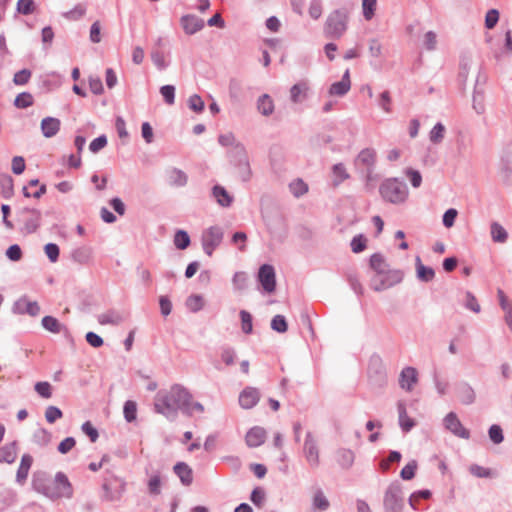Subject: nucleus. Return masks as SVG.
<instances>
[{
    "instance_id": "obj_59",
    "label": "nucleus",
    "mask_w": 512,
    "mask_h": 512,
    "mask_svg": "<svg viewBox=\"0 0 512 512\" xmlns=\"http://www.w3.org/2000/svg\"><path fill=\"white\" fill-rule=\"evenodd\" d=\"M432 496V493L428 489L419 490L411 494L409 497V505L412 509L417 510L416 501L420 498L422 499H429Z\"/></svg>"
},
{
    "instance_id": "obj_40",
    "label": "nucleus",
    "mask_w": 512,
    "mask_h": 512,
    "mask_svg": "<svg viewBox=\"0 0 512 512\" xmlns=\"http://www.w3.org/2000/svg\"><path fill=\"white\" fill-rule=\"evenodd\" d=\"M91 249L88 247H79L72 251L73 261L79 264H87L91 259Z\"/></svg>"
},
{
    "instance_id": "obj_37",
    "label": "nucleus",
    "mask_w": 512,
    "mask_h": 512,
    "mask_svg": "<svg viewBox=\"0 0 512 512\" xmlns=\"http://www.w3.org/2000/svg\"><path fill=\"white\" fill-rule=\"evenodd\" d=\"M491 238L496 243H505L508 239V233L498 222H492L490 225Z\"/></svg>"
},
{
    "instance_id": "obj_35",
    "label": "nucleus",
    "mask_w": 512,
    "mask_h": 512,
    "mask_svg": "<svg viewBox=\"0 0 512 512\" xmlns=\"http://www.w3.org/2000/svg\"><path fill=\"white\" fill-rule=\"evenodd\" d=\"M336 456L338 464L344 469H349L354 463L355 455L350 449L341 448L337 451Z\"/></svg>"
},
{
    "instance_id": "obj_61",
    "label": "nucleus",
    "mask_w": 512,
    "mask_h": 512,
    "mask_svg": "<svg viewBox=\"0 0 512 512\" xmlns=\"http://www.w3.org/2000/svg\"><path fill=\"white\" fill-rule=\"evenodd\" d=\"M235 168L237 169L238 175L242 179V181L246 182L250 180L252 176V171L249 160L240 163L239 165L235 166Z\"/></svg>"
},
{
    "instance_id": "obj_31",
    "label": "nucleus",
    "mask_w": 512,
    "mask_h": 512,
    "mask_svg": "<svg viewBox=\"0 0 512 512\" xmlns=\"http://www.w3.org/2000/svg\"><path fill=\"white\" fill-rule=\"evenodd\" d=\"M257 110L263 116H270L274 112V101L270 95L263 94L258 98Z\"/></svg>"
},
{
    "instance_id": "obj_54",
    "label": "nucleus",
    "mask_w": 512,
    "mask_h": 512,
    "mask_svg": "<svg viewBox=\"0 0 512 512\" xmlns=\"http://www.w3.org/2000/svg\"><path fill=\"white\" fill-rule=\"evenodd\" d=\"M34 389L44 399H49L52 396V387L49 382H37L34 386Z\"/></svg>"
},
{
    "instance_id": "obj_38",
    "label": "nucleus",
    "mask_w": 512,
    "mask_h": 512,
    "mask_svg": "<svg viewBox=\"0 0 512 512\" xmlns=\"http://www.w3.org/2000/svg\"><path fill=\"white\" fill-rule=\"evenodd\" d=\"M0 190L4 198L9 199L14 192L13 178L8 174L0 175Z\"/></svg>"
},
{
    "instance_id": "obj_62",
    "label": "nucleus",
    "mask_w": 512,
    "mask_h": 512,
    "mask_svg": "<svg viewBox=\"0 0 512 512\" xmlns=\"http://www.w3.org/2000/svg\"><path fill=\"white\" fill-rule=\"evenodd\" d=\"M35 4L33 0H18L17 11L23 15H30L34 12Z\"/></svg>"
},
{
    "instance_id": "obj_29",
    "label": "nucleus",
    "mask_w": 512,
    "mask_h": 512,
    "mask_svg": "<svg viewBox=\"0 0 512 512\" xmlns=\"http://www.w3.org/2000/svg\"><path fill=\"white\" fill-rule=\"evenodd\" d=\"M228 157L230 159V163L235 167L244 161H248V154L246 148L243 144L236 145L234 149H229Z\"/></svg>"
},
{
    "instance_id": "obj_18",
    "label": "nucleus",
    "mask_w": 512,
    "mask_h": 512,
    "mask_svg": "<svg viewBox=\"0 0 512 512\" xmlns=\"http://www.w3.org/2000/svg\"><path fill=\"white\" fill-rule=\"evenodd\" d=\"M50 478L51 477L46 472H35L33 474L31 483L33 490L46 497V493H48V486L50 484Z\"/></svg>"
},
{
    "instance_id": "obj_20",
    "label": "nucleus",
    "mask_w": 512,
    "mask_h": 512,
    "mask_svg": "<svg viewBox=\"0 0 512 512\" xmlns=\"http://www.w3.org/2000/svg\"><path fill=\"white\" fill-rule=\"evenodd\" d=\"M23 213H27L28 217L24 221L23 230L28 233H34L40 226L41 213L36 209L25 208Z\"/></svg>"
},
{
    "instance_id": "obj_55",
    "label": "nucleus",
    "mask_w": 512,
    "mask_h": 512,
    "mask_svg": "<svg viewBox=\"0 0 512 512\" xmlns=\"http://www.w3.org/2000/svg\"><path fill=\"white\" fill-rule=\"evenodd\" d=\"M188 107L195 113H201L204 110L205 104L198 94H193L188 99Z\"/></svg>"
},
{
    "instance_id": "obj_63",
    "label": "nucleus",
    "mask_w": 512,
    "mask_h": 512,
    "mask_svg": "<svg viewBox=\"0 0 512 512\" xmlns=\"http://www.w3.org/2000/svg\"><path fill=\"white\" fill-rule=\"evenodd\" d=\"M148 490L151 495H159L161 493V478L159 474L150 477L148 481Z\"/></svg>"
},
{
    "instance_id": "obj_33",
    "label": "nucleus",
    "mask_w": 512,
    "mask_h": 512,
    "mask_svg": "<svg viewBox=\"0 0 512 512\" xmlns=\"http://www.w3.org/2000/svg\"><path fill=\"white\" fill-rule=\"evenodd\" d=\"M416 272L418 279L422 282H430L435 277L434 269L423 265L419 256L416 257Z\"/></svg>"
},
{
    "instance_id": "obj_52",
    "label": "nucleus",
    "mask_w": 512,
    "mask_h": 512,
    "mask_svg": "<svg viewBox=\"0 0 512 512\" xmlns=\"http://www.w3.org/2000/svg\"><path fill=\"white\" fill-rule=\"evenodd\" d=\"M124 417L127 422H132L136 419L137 405L134 401L128 400L124 404L123 408Z\"/></svg>"
},
{
    "instance_id": "obj_27",
    "label": "nucleus",
    "mask_w": 512,
    "mask_h": 512,
    "mask_svg": "<svg viewBox=\"0 0 512 512\" xmlns=\"http://www.w3.org/2000/svg\"><path fill=\"white\" fill-rule=\"evenodd\" d=\"M17 457V442L13 441L0 448V463L12 464Z\"/></svg>"
},
{
    "instance_id": "obj_1",
    "label": "nucleus",
    "mask_w": 512,
    "mask_h": 512,
    "mask_svg": "<svg viewBox=\"0 0 512 512\" xmlns=\"http://www.w3.org/2000/svg\"><path fill=\"white\" fill-rule=\"evenodd\" d=\"M192 394L180 384H174L167 390H160L154 398V410L169 421H175L181 411L191 416Z\"/></svg>"
},
{
    "instance_id": "obj_42",
    "label": "nucleus",
    "mask_w": 512,
    "mask_h": 512,
    "mask_svg": "<svg viewBox=\"0 0 512 512\" xmlns=\"http://www.w3.org/2000/svg\"><path fill=\"white\" fill-rule=\"evenodd\" d=\"M51 438L52 434L44 428L36 430L33 434V441L41 447L47 446L50 443Z\"/></svg>"
},
{
    "instance_id": "obj_5",
    "label": "nucleus",
    "mask_w": 512,
    "mask_h": 512,
    "mask_svg": "<svg viewBox=\"0 0 512 512\" xmlns=\"http://www.w3.org/2000/svg\"><path fill=\"white\" fill-rule=\"evenodd\" d=\"M403 277L402 270L388 269L383 274L374 275L370 280V287L376 292H381L401 283Z\"/></svg>"
},
{
    "instance_id": "obj_25",
    "label": "nucleus",
    "mask_w": 512,
    "mask_h": 512,
    "mask_svg": "<svg viewBox=\"0 0 512 512\" xmlns=\"http://www.w3.org/2000/svg\"><path fill=\"white\" fill-rule=\"evenodd\" d=\"M33 458L29 454H24L21 458L20 465L18 467L17 473H16V481L19 484H23L29 474V470L32 466Z\"/></svg>"
},
{
    "instance_id": "obj_21",
    "label": "nucleus",
    "mask_w": 512,
    "mask_h": 512,
    "mask_svg": "<svg viewBox=\"0 0 512 512\" xmlns=\"http://www.w3.org/2000/svg\"><path fill=\"white\" fill-rule=\"evenodd\" d=\"M266 439V431L264 428L255 426L251 428L245 437L246 444L249 447L255 448L262 445Z\"/></svg>"
},
{
    "instance_id": "obj_43",
    "label": "nucleus",
    "mask_w": 512,
    "mask_h": 512,
    "mask_svg": "<svg viewBox=\"0 0 512 512\" xmlns=\"http://www.w3.org/2000/svg\"><path fill=\"white\" fill-rule=\"evenodd\" d=\"M174 245L180 250L186 249L190 245L188 233L184 230H178L174 235Z\"/></svg>"
},
{
    "instance_id": "obj_30",
    "label": "nucleus",
    "mask_w": 512,
    "mask_h": 512,
    "mask_svg": "<svg viewBox=\"0 0 512 512\" xmlns=\"http://www.w3.org/2000/svg\"><path fill=\"white\" fill-rule=\"evenodd\" d=\"M41 324L44 329L54 334L67 332V327L60 323L58 319L52 316L43 317Z\"/></svg>"
},
{
    "instance_id": "obj_10",
    "label": "nucleus",
    "mask_w": 512,
    "mask_h": 512,
    "mask_svg": "<svg viewBox=\"0 0 512 512\" xmlns=\"http://www.w3.org/2000/svg\"><path fill=\"white\" fill-rule=\"evenodd\" d=\"M376 161L377 153L375 149L364 148L358 153L354 164L362 172L368 169H375Z\"/></svg>"
},
{
    "instance_id": "obj_3",
    "label": "nucleus",
    "mask_w": 512,
    "mask_h": 512,
    "mask_svg": "<svg viewBox=\"0 0 512 512\" xmlns=\"http://www.w3.org/2000/svg\"><path fill=\"white\" fill-rule=\"evenodd\" d=\"M379 193L384 201L392 204L404 203L409 195L406 183L396 177L385 179L380 184Z\"/></svg>"
},
{
    "instance_id": "obj_26",
    "label": "nucleus",
    "mask_w": 512,
    "mask_h": 512,
    "mask_svg": "<svg viewBox=\"0 0 512 512\" xmlns=\"http://www.w3.org/2000/svg\"><path fill=\"white\" fill-rule=\"evenodd\" d=\"M168 182L174 187H184L188 182L187 174L178 168H171L167 171Z\"/></svg>"
},
{
    "instance_id": "obj_36",
    "label": "nucleus",
    "mask_w": 512,
    "mask_h": 512,
    "mask_svg": "<svg viewBox=\"0 0 512 512\" xmlns=\"http://www.w3.org/2000/svg\"><path fill=\"white\" fill-rule=\"evenodd\" d=\"M370 267L374 270V275L383 274L385 270L389 269L384 256L381 253H374L370 257Z\"/></svg>"
},
{
    "instance_id": "obj_8",
    "label": "nucleus",
    "mask_w": 512,
    "mask_h": 512,
    "mask_svg": "<svg viewBox=\"0 0 512 512\" xmlns=\"http://www.w3.org/2000/svg\"><path fill=\"white\" fill-rule=\"evenodd\" d=\"M303 453L306 461L312 468H316L319 466V449L317 441L311 432L306 433L303 445Z\"/></svg>"
},
{
    "instance_id": "obj_23",
    "label": "nucleus",
    "mask_w": 512,
    "mask_h": 512,
    "mask_svg": "<svg viewBox=\"0 0 512 512\" xmlns=\"http://www.w3.org/2000/svg\"><path fill=\"white\" fill-rule=\"evenodd\" d=\"M309 85L306 81L294 84L290 88V100L295 103H302L308 97Z\"/></svg>"
},
{
    "instance_id": "obj_13",
    "label": "nucleus",
    "mask_w": 512,
    "mask_h": 512,
    "mask_svg": "<svg viewBox=\"0 0 512 512\" xmlns=\"http://www.w3.org/2000/svg\"><path fill=\"white\" fill-rule=\"evenodd\" d=\"M180 23L183 30L188 35H193L204 27V20L192 14L182 16Z\"/></svg>"
},
{
    "instance_id": "obj_39",
    "label": "nucleus",
    "mask_w": 512,
    "mask_h": 512,
    "mask_svg": "<svg viewBox=\"0 0 512 512\" xmlns=\"http://www.w3.org/2000/svg\"><path fill=\"white\" fill-rule=\"evenodd\" d=\"M445 133H446L445 126L441 122L436 123L434 125V127L429 132L430 142L435 145L442 143V141L444 140V137H445Z\"/></svg>"
},
{
    "instance_id": "obj_60",
    "label": "nucleus",
    "mask_w": 512,
    "mask_h": 512,
    "mask_svg": "<svg viewBox=\"0 0 512 512\" xmlns=\"http://www.w3.org/2000/svg\"><path fill=\"white\" fill-rule=\"evenodd\" d=\"M488 434H489L490 440L494 444H500L504 440L503 430L497 424H494V425L490 426Z\"/></svg>"
},
{
    "instance_id": "obj_9",
    "label": "nucleus",
    "mask_w": 512,
    "mask_h": 512,
    "mask_svg": "<svg viewBox=\"0 0 512 512\" xmlns=\"http://www.w3.org/2000/svg\"><path fill=\"white\" fill-rule=\"evenodd\" d=\"M258 281L267 293H273L276 289L275 269L270 264H263L258 271Z\"/></svg>"
},
{
    "instance_id": "obj_2",
    "label": "nucleus",
    "mask_w": 512,
    "mask_h": 512,
    "mask_svg": "<svg viewBox=\"0 0 512 512\" xmlns=\"http://www.w3.org/2000/svg\"><path fill=\"white\" fill-rule=\"evenodd\" d=\"M349 9L342 7L329 13L323 26L324 36L328 39H340L348 29Z\"/></svg>"
},
{
    "instance_id": "obj_12",
    "label": "nucleus",
    "mask_w": 512,
    "mask_h": 512,
    "mask_svg": "<svg viewBox=\"0 0 512 512\" xmlns=\"http://www.w3.org/2000/svg\"><path fill=\"white\" fill-rule=\"evenodd\" d=\"M13 311L34 317L40 313V306L36 301H29L26 297H21L14 303Z\"/></svg>"
},
{
    "instance_id": "obj_50",
    "label": "nucleus",
    "mask_w": 512,
    "mask_h": 512,
    "mask_svg": "<svg viewBox=\"0 0 512 512\" xmlns=\"http://www.w3.org/2000/svg\"><path fill=\"white\" fill-rule=\"evenodd\" d=\"M33 104V97L28 92L18 94L14 100V105L17 108H27Z\"/></svg>"
},
{
    "instance_id": "obj_64",
    "label": "nucleus",
    "mask_w": 512,
    "mask_h": 512,
    "mask_svg": "<svg viewBox=\"0 0 512 512\" xmlns=\"http://www.w3.org/2000/svg\"><path fill=\"white\" fill-rule=\"evenodd\" d=\"M62 411L56 406H48L45 411L46 421L50 424L54 423L56 420L62 418Z\"/></svg>"
},
{
    "instance_id": "obj_51",
    "label": "nucleus",
    "mask_w": 512,
    "mask_h": 512,
    "mask_svg": "<svg viewBox=\"0 0 512 512\" xmlns=\"http://www.w3.org/2000/svg\"><path fill=\"white\" fill-rule=\"evenodd\" d=\"M271 328L278 333L286 332L288 325L285 317L283 315H275L271 320Z\"/></svg>"
},
{
    "instance_id": "obj_7",
    "label": "nucleus",
    "mask_w": 512,
    "mask_h": 512,
    "mask_svg": "<svg viewBox=\"0 0 512 512\" xmlns=\"http://www.w3.org/2000/svg\"><path fill=\"white\" fill-rule=\"evenodd\" d=\"M223 237L224 232L220 226H211L206 229L201 237L204 252L211 256L214 250L221 244Z\"/></svg>"
},
{
    "instance_id": "obj_24",
    "label": "nucleus",
    "mask_w": 512,
    "mask_h": 512,
    "mask_svg": "<svg viewBox=\"0 0 512 512\" xmlns=\"http://www.w3.org/2000/svg\"><path fill=\"white\" fill-rule=\"evenodd\" d=\"M61 122L58 118L45 117L41 121V131L46 138L54 137L60 130Z\"/></svg>"
},
{
    "instance_id": "obj_22",
    "label": "nucleus",
    "mask_w": 512,
    "mask_h": 512,
    "mask_svg": "<svg viewBox=\"0 0 512 512\" xmlns=\"http://www.w3.org/2000/svg\"><path fill=\"white\" fill-rule=\"evenodd\" d=\"M174 473L184 486H190L193 482V471L185 462H177L173 467Z\"/></svg>"
},
{
    "instance_id": "obj_56",
    "label": "nucleus",
    "mask_w": 512,
    "mask_h": 512,
    "mask_svg": "<svg viewBox=\"0 0 512 512\" xmlns=\"http://www.w3.org/2000/svg\"><path fill=\"white\" fill-rule=\"evenodd\" d=\"M160 93L168 105L175 103V87L173 85H164L160 88Z\"/></svg>"
},
{
    "instance_id": "obj_32",
    "label": "nucleus",
    "mask_w": 512,
    "mask_h": 512,
    "mask_svg": "<svg viewBox=\"0 0 512 512\" xmlns=\"http://www.w3.org/2000/svg\"><path fill=\"white\" fill-rule=\"evenodd\" d=\"M97 320L101 325H119L124 321V317L115 310H109L97 316Z\"/></svg>"
},
{
    "instance_id": "obj_16",
    "label": "nucleus",
    "mask_w": 512,
    "mask_h": 512,
    "mask_svg": "<svg viewBox=\"0 0 512 512\" xmlns=\"http://www.w3.org/2000/svg\"><path fill=\"white\" fill-rule=\"evenodd\" d=\"M418 381V373L414 367H405L402 369L399 377V385L406 391H411Z\"/></svg>"
},
{
    "instance_id": "obj_19",
    "label": "nucleus",
    "mask_w": 512,
    "mask_h": 512,
    "mask_svg": "<svg viewBox=\"0 0 512 512\" xmlns=\"http://www.w3.org/2000/svg\"><path fill=\"white\" fill-rule=\"evenodd\" d=\"M350 88H351L350 72H349V69H347L344 72L342 79L338 82L333 83L330 86L329 94L332 96L342 97L348 93Z\"/></svg>"
},
{
    "instance_id": "obj_47",
    "label": "nucleus",
    "mask_w": 512,
    "mask_h": 512,
    "mask_svg": "<svg viewBox=\"0 0 512 512\" xmlns=\"http://www.w3.org/2000/svg\"><path fill=\"white\" fill-rule=\"evenodd\" d=\"M350 246L354 253H361L366 249L367 239L362 234L356 235L352 238Z\"/></svg>"
},
{
    "instance_id": "obj_49",
    "label": "nucleus",
    "mask_w": 512,
    "mask_h": 512,
    "mask_svg": "<svg viewBox=\"0 0 512 512\" xmlns=\"http://www.w3.org/2000/svg\"><path fill=\"white\" fill-rule=\"evenodd\" d=\"M241 329L245 334H251L253 330L252 315L246 311H240Z\"/></svg>"
},
{
    "instance_id": "obj_58",
    "label": "nucleus",
    "mask_w": 512,
    "mask_h": 512,
    "mask_svg": "<svg viewBox=\"0 0 512 512\" xmlns=\"http://www.w3.org/2000/svg\"><path fill=\"white\" fill-rule=\"evenodd\" d=\"M377 0H363V16L366 20H371L375 14Z\"/></svg>"
},
{
    "instance_id": "obj_41",
    "label": "nucleus",
    "mask_w": 512,
    "mask_h": 512,
    "mask_svg": "<svg viewBox=\"0 0 512 512\" xmlns=\"http://www.w3.org/2000/svg\"><path fill=\"white\" fill-rule=\"evenodd\" d=\"M332 173L335 176L334 186H338L343 181L350 178V175L346 171V168L343 163H337V164L333 165Z\"/></svg>"
},
{
    "instance_id": "obj_15",
    "label": "nucleus",
    "mask_w": 512,
    "mask_h": 512,
    "mask_svg": "<svg viewBox=\"0 0 512 512\" xmlns=\"http://www.w3.org/2000/svg\"><path fill=\"white\" fill-rule=\"evenodd\" d=\"M456 395L464 405H471L476 400L475 390L469 383L464 381L456 385Z\"/></svg>"
},
{
    "instance_id": "obj_17",
    "label": "nucleus",
    "mask_w": 512,
    "mask_h": 512,
    "mask_svg": "<svg viewBox=\"0 0 512 512\" xmlns=\"http://www.w3.org/2000/svg\"><path fill=\"white\" fill-rule=\"evenodd\" d=\"M260 399V393L256 388L247 387L239 395V404L244 409L254 407Z\"/></svg>"
},
{
    "instance_id": "obj_53",
    "label": "nucleus",
    "mask_w": 512,
    "mask_h": 512,
    "mask_svg": "<svg viewBox=\"0 0 512 512\" xmlns=\"http://www.w3.org/2000/svg\"><path fill=\"white\" fill-rule=\"evenodd\" d=\"M218 142L223 147H230V149H234L236 145H241L242 143L237 141L233 133L221 134L218 137Z\"/></svg>"
},
{
    "instance_id": "obj_57",
    "label": "nucleus",
    "mask_w": 512,
    "mask_h": 512,
    "mask_svg": "<svg viewBox=\"0 0 512 512\" xmlns=\"http://www.w3.org/2000/svg\"><path fill=\"white\" fill-rule=\"evenodd\" d=\"M151 59L158 70L162 71L166 69L168 64L165 61L164 53L158 49L151 52Z\"/></svg>"
},
{
    "instance_id": "obj_48",
    "label": "nucleus",
    "mask_w": 512,
    "mask_h": 512,
    "mask_svg": "<svg viewBox=\"0 0 512 512\" xmlns=\"http://www.w3.org/2000/svg\"><path fill=\"white\" fill-rule=\"evenodd\" d=\"M418 464L416 460L408 462L401 470L400 476L403 480H411L415 476Z\"/></svg>"
},
{
    "instance_id": "obj_46",
    "label": "nucleus",
    "mask_w": 512,
    "mask_h": 512,
    "mask_svg": "<svg viewBox=\"0 0 512 512\" xmlns=\"http://www.w3.org/2000/svg\"><path fill=\"white\" fill-rule=\"evenodd\" d=\"M204 306V300L202 296L200 295H191L186 300V307L191 312H198L200 311Z\"/></svg>"
},
{
    "instance_id": "obj_34",
    "label": "nucleus",
    "mask_w": 512,
    "mask_h": 512,
    "mask_svg": "<svg viewBox=\"0 0 512 512\" xmlns=\"http://www.w3.org/2000/svg\"><path fill=\"white\" fill-rule=\"evenodd\" d=\"M397 408L399 414V425L404 432H409L415 426V422L413 419L408 417L404 403L399 402Z\"/></svg>"
},
{
    "instance_id": "obj_11",
    "label": "nucleus",
    "mask_w": 512,
    "mask_h": 512,
    "mask_svg": "<svg viewBox=\"0 0 512 512\" xmlns=\"http://www.w3.org/2000/svg\"><path fill=\"white\" fill-rule=\"evenodd\" d=\"M444 426L447 430L453 433L455 436L468 439L470 432L463 427L462 423L458 419L454 412H449L444 418Z\"/></svg>"
},
{
    "instance_id": "obj_4",
    "label": "nucleus",
    "mask_w": 512,
    "mask_h": 512,
    "mask_svg": "<svg viewBox=\"0 0 512 512\" xmlns=\"http://www.w3.org/2000/svg\"><path fill=\"white\" fill-rule=\"evenodd\" d=\"M73 496V487L63 472H57L54 479L50 478L48 486V493L46 497L51 500H58L61 498L70 499Z\"/></svg>"
},
{
    "instance_id": "obj_6",
    "label": "nucleus",
    "mask_w": 512,
    "mask_h": 512,
    "mask_svg": "<svg viewBox=\"0 0 512 512\" xmlns=\"http://www.w3.org/2000/svg\"><path fill=\"white\" fill-rule=\"evenodd\" d=\"M385 512H402L404 497L402 487L398 482H392L385 491L383 499Z\"/></svg>"
},
{
    "instance_id": "obj_14",
    "label": "nucleus",
    "mask_w": 512,
    "mask_h": 512,
    "mask_svg": "<svg viewBox=\"0 0 512 512\" xmlns=\"http://www.w3.org/2000/svg\"><path fill=\"white\" fill-rule=\"evenodd\" d=\"M116 487H113L112 483L104 482L103 484V499L109 502L119 501L122 497L125 483L122 481L115 480Z\"/></svg>"
},
{
    "instance_id": "obj_28",
    "label": "nucleus",
    "mask_w": 512,
    "mask_h": 512,
    "mask_svg": "<svg viewBox=\"0 0 512 512\" xmlns=\"http://www.w3.org/2000/svg\"><path fill=\"white\" fill-rule=\"evenodd\" d=\"M212 195L217 203L222 207H229L233 202V197L221 185H215L212 188Z\"/></svg>"
},
{
    "instance_id": "obj_44",
    "label": "nucleus",
    "mask_w": 512,
    "mask_h": 512,
    "mask_svg": "<svg viewBox=\"0 0 512 512\" xmlns=\"http://www.w3.org/2000/svg\"><path fill=\"white\" fill-rule=\"evenodd\" d=\"M313 506L320 511H326L329 508L330 503L322 490H317L315 492L313 497Z\"/></svg>"
},
{
    "instance_id": "obj_45",
    "label": "nucleus",
    "mask_w": 512,
    "mask_h": 512,
    "mask_svg": "<svg viewBox=\"0 0 512 512\" xmlns=\"http://www.w3.org/2000/svg\"><path fill=\"white\" fill-rule=\"evenodd\" d=\"M290 192L295 197H301L308 191V185L301 179L294 180L289 185Z\"/></svg>"
}]
</instances>
